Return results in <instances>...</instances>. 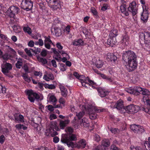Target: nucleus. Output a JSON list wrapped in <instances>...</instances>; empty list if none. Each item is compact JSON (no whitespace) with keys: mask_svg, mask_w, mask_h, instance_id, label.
<instances>
[{"mask_svg":"<svg viewBox=\"0 0 150 150\" xmlns=\"http://www.w3.org/2000/svg\"><path fill=\"white\" fill-rule=\"evenodd\" d=\"M137 57L136 54L130 50L123 53L122 59L126 62L125 66L128 71L131 72L136 69L137 65Z\"/></svg>","mask_w":150,"mask_h":150,"instance_id":"1","label":"nucleus"},{"mask_svg":"<svg viewBox=\"0 0 150 150\" xmlns=\"http://www.w3.org/2000/svg\"><path fill=\"white\" fill-rule=\"evenodd\" d=\"M73 131V129L71 127H67L65 129L67 134L62 135L61 141L63 143L67 144L69 147L73 146L74 143L71 141L76 140V135L72 134Z\"/></svg>","mask_w":150,"mask_h":150,"instance_id":"2","label":"nucleus"},{"mask_svg":"<svg viewBox=\"0 0 150 150\" xmlns=\"http://www.w3.org/2000/svg\"><path fill=\"white\" fill-rule=\"evenodd\" d=\"M86 111L89 115L90 118L91 120L96 119L97 114L96 113L102 112L104 109L96 108L92 104H86L84 106Z\"/></svg>","mask_w":150,"mask_h":150,"instance_id":"3","label":"nucleus"},{"mask_svg":"<svg viewBox=\"0 0 150 150\" xmlns=\"http://www.w3.org/2000/svg\"><path fill=\"white\" fill-rule=\"evenodd\" d=\"M54 129L57 130L59 129V128L57 127V126L56 125V123L54 124V125H51L49 127L47 128L45 132L46 135L47 136L50 135L52 137H53L57 135V132L54 130Z\"/></svg>","mask_w":150,"mask_h":150,"instance_id":"4","label":"nucleus"},{"mask_svg":"<svg viewBox=\"0 0 150 150\" xmlns=\"http://www.w3.org/2000/svg\"><path fill=\"white\" fill-rule=\"evenodd\" d=\"M25 92L28 96V98L29 100L31 102H33L35 99L40 100V96L36 93H34L31 90H27L25 91Z\"/></svg>","mask_w":150,"mask_h":150,"instance_id":"5","label":"nucleus"},{"mask_svg":"<svg viewBox=\"0 0 150 150\" xmlns=\"http://www.w3.org/2000/svg\"><path fill=\"white\" fill-rule=\"evenodd\" d=\"M140 108V107L138 105L130 104L126 107L125 110L128 113L133 114L137 113L139 111Z\"/></svg>","mask_w":150,"mask_h":150,"instance_id":"6","label":"nucleus"},{"mask_svg":"<svg viewBox=\"0 0 150 150\" xmlns=\"http://www.w3.org/2000/svg\"><path fill=\"white\" fill-rule=\"evenodd\" d=\"M33 6V3L31 0H23L21 7L24 9L28 11L31 10Z\"/></svg>","mask_w":150,"mask_h":150,"instance_id":"7","label":"nucleus"},{"mask_svg":"<svg viewBox=\"0 0 150 150\" xmlns=\"http://www.w3.org/2000/svg\"><path fill=\"white\" fill-rule=\"evenodd\" d=\"M139 38L142 40H144L146 44H150V33L148 32L140 33Z\"/></svg>","mask_w":150,"mask_h":150,"instance_id":"8","label":"nucleus"},{"mask_svg":"<svg viewBox=\"0 0 150 150\" xmlns=\"http://www.w3.org/2000/svg\"><path fill=\"white\" fill-rule=\"evenodd\" d=\"M19 11V8L15 6H11L7 11L8 13L11 17L14 18L16 14H18Z\"/></svg>","mask_w":150,"mask_h":150,"instance_id":"9","label":"nucleus"},{"mask_svg":"<svg viewBox=\"0 0 150 150\" xmlns=\"http://www.w3.org/2000/svg\"><path fill=\"white\" fill-rule=\"evenodd\" d=\"M143 11L141 14V18L144 23L146 22L148 18L149 13L148 8L144 5L142 6Z\"/></svg>","mask_w":150,"mask_h":150,"instance_id":"10","label":"nucleus"},{"mask_svg":"<svg viewBox=\"0 0 150 150\" xmlns=\"http://www.w3.org/2000/svg\"><path fill=\"white\" fill-rule=\"evenodd\" d=\"M128 10L131 12L133 16L136 15L137 13V7L135 1H133L130 3L128 7Z\"/></svg>","mask_w":150,"mask_h":150,"instance_id":"11","label":"nucleus"},{"mask_svg":"<svg viewBox=\"0 0 150 150\" xmlns=\"http://www.w3.org/2000/svg\"><path fill=\"white\" fill-rule=\"evenodd\" d=\"M143 101L145 104H146L147 107L144 106L143 107L142 110L146 113L150 114V100L149 98H146L145 97H143Z\"/></svg>","mask_w":150,"mask_h":150,"instance_id":"12","label":"nucleus"},{"mask_svg":"<svg viewBox=\"0 0 150 150\" xmlns=\"http://www.w3.org/2000/svg\"><path fill=\"white\" fill-rule=\"evenodd\" d=\"M110 142L108 139H104L102 142V145H100L95 148L94 150H106L103 147H108L110 145Z\"/></svg>","mask_w":150,"mask_h":150,"instance_id":"13","label":"nucleus"},{"mask_svg":"<svg viewBox=\"0 0 150 150\" xmlns=\"http://www.w3.org/2000/svg\"><path fill=\"white\" fill-rule=\"evenodd\" d=\"M130 129L135 133H142L144 131L143 127L135 124L131 125Z\"/></svg>","mask_w":150,"mask_h":150,"instance_id":"14","label":"nucleus"},{"mask_svg":"<svg viewBox=\"0 0 150 150\" xmlns=\"http://www.w3.org/2000/svg\"><path fill=\"white\" fill-rule=\"evenodd\" d=\"M1 71L4 74L8 73L10 70L12 68V66L11 64L6 63L3 64L1 65Z\"/></svg>","mask_w":150,"mask_h":150,"instance_id":"15","label":"nucleus"},{"mask_svg":"<svg viewBox=\"0 0 150 150\" xmlns=\"http://www.w3.org/2000/svg\"><path fill=\"white\" fill-rule=\"evenodd\" d=\"M84 79L82 80L80 79V82L81 83L82 85L83 86L87 88H88L89 86H90V87H91L93 88H95V86L92 85H94L95 84L93 81L88 79V81L89 82V83H88L86 82V81L84 80Z\"/></svg>","mask_w":150,"mask_h":150,"instance_id":"16","label":"nucleus"},{"mask_svg":"<svg viewBox=\"0 0 150 150\" xmlns=\"http://www.w3.org/2000/svg\"><path fill=\"white\" fill-rule=\"evenodd\" d=\"M51 32L53 35L55 34L57 37H59L62 34L61 29L59 27H56L54 28H52L51 29Z\"/></svg>","mask_w":150,"mask_h":150,"instance_id":"17","label":"nucleus"},{"mask_svg":"<svg viewBox=\"0 0 150 150\" xmlns=\"http://www.w3.org/2000/svg\"><path fill=\"white\" fill-rule=\"evenodd\" d=\"M121 42L124 46L126 45L129 44V37L127 33L124 34L122 37Z\"/></svg>","mask_w":150,"mask_h":150,"instance_id":"18","label":"nucleus"},{"mask_svg":"<svg viewBox=\"0 0 150 150\" xmlns=\"http://www.w3.org/2000/svg\"><path fill=\"white\" fill-rule=\"evenodd\" d=\"M59 52L62 54L63 57L62 58V61L64 62L67 60H69L70 58L69 55L67 53L66 51L61 50L59 51Z\"/></svg>","mask_w":150,"mask_h":150,"instance_id":"19","label":"nucleus"},{"mask_svg":"<svg viewBox=\"0 0 150 150\" xmlns=\"http://www.w3.org/2000/svg\"><path fill=\"white\" fill-rule=\"evenodd\" d=\"M47 100L50 103H55L57 101L54 94L53 93H50L48 94Z\"/></svg>","mask_w":150,"mask_h":150,"instance_id":"20","label":"nucleus"},{"mask_svg":"<svg viewBox=\"0 0 150 150\" xmlns=\"http://www.w3.org/2000/svg\"><path fill=\"white\" fill-rule=\"evenodd\" d=\"M106 59L108 61L115 62L117 58L113 54L108 53L107 54Z\"/></svg>","mask_w":150,"mask_h":150,"instance_id":"21","label":"nucleus"},{"mask_svg":"<svg viewBox=\"0 0 150 150\" xmlns=\"http://www.w3.org/2000/svg\"><path fill=\"white\" fill-rule=\"evenodd\" d=\"M15 120L18 121V122H24V116L21 114L18 115L17 114H15L14 115Z\"/></svg>","mask_w":150,"mask_h":150,"instance_id":"22","label":"nucleus"},{"mask_svg":"<svg viewBox=\"0 0 150 150\" xmlns=\"http://www.w3.org/2000/svg\"><path fill=\"white\" fill-rule=\"evenodd\" d=\"M98 94L101 97H103L108 94L109 92L105 89L101 88H99L98 90Z\"/></svg>","mask_w":150,"mask_h":150,"instance_id":"23","label":"nucleus"},{"mask_svg":"<svg viewBox=\"0 0 150 150\" xmlns=\"http://www.w3.org/2000/svg\"><path fill=\"white\" fill-rule=\"evenodd\" d=\"M123 107V102L121 100H118L114 106V108H116L119 110L122 109Z\"/></svg>","mask_w":150,"mask_h":150,"instance_id":"24","label":"nucleus"},{"mask_svg":"<svg viewBox=\"0 0 150 150\" xmlns=\"http://www.w3.org/2000/svg\"><path fill=\"white\" fill-rule=\"evenodd\" d=\"M117 42L116 38L109 37L107 40V44L112 47Z\"/></svg>","mask_w":150,"mask_h":150,"instance_id":"25","label":"nucleus"},{"mask_svg":"<svg viewBox=\"0 0 150 150\" xmlns=\"http://www.w3.org/2000/svg\"><path fill=\"white\" fill-rule=\"evenodd\" d=\"M72 44L74 46H80L83 45L84 42L81 39H79L74 40Z\"/></svg>","mask_w":150,"mask_h":150,"instance_id":"26","label":"nucleus"},{"mask_svg":"<svg viewBox=\"0 0 150 150\" xmlns=\"http://www.w3.org/2000/svg\"><path fill=\"white\" fill-rule=\"evenodd\" d=\"M59 87L62 96L64 97H67L68 94V91L67 89L62 85H60Z\"/></svg>","mask_w":150,"mask_h":150,"instance_id":"27","label":"nucleus"},{"mask_svg":"<svg viewBox=\"0 0 150 150\" xmlns=\"http://www.w3.org/2000/svg\"><path fill=\"white\" fill-rule=\"evenodd\" d=\"M69 121L68 120L60 121L59 125L60 129H63L64 127L69 123Z\"/></svg>","mask_w":150,"mask_h":150,"instance_id":"28","label":"nucleus"},{"mask_svg":"<svg viewBox=\"0 0 150 150\" xmlns=\"http://www.w3.org/2000/svg\"><path fill=\"white\" fill-rule=\"evenodd\" d=\"M118 35V30L117 29H112L110 31L109 37L116 38Z\"/></svg>","mask_w":150,"mask_h":150,"instance_id":"29","label":"nucleus"},{"mask_svg":"<svg viewBox=\"0 0 150 150\" xmlns=\"http://www.w3.org/2000/svg\"><path fill=\"white\" fill-rule=\"evenodd\" d=\"M51 5H52V6H50L49 7L54 10H56L61 7V5L59 3V0L56 1L53 4Z\"/></svg>","mask_w":150,"mask_h":150,"instance_id":"30","label":"nucleus"},{"mask_svg":"<svg viewBox=\"0 0 150 150\" xmlns=\"http://www.w3.org/2000/svg\"><path fill=\"white\" fill-rule=\"evenodd\" d=\"M54 55L53 58L59 62L62 61V58L59 54V52L56 51H54Z\"/></svg>","mask_w":150,"mask_h":150,"instance_id":"31","label":"nucleus"},{"mask_svg":"<svg viewBox=\"0 0 150 150\" xmlns=\"http://www.w3.org/2000/svg\"><path fill=\"white\" fill-rule=\"evenodd\" d=\"M141 93L143 96V97H145L146 98H149V96L150 95V91L146 89L143 88Z\"/></svg>","mask_w":150,"mask_h":150,"instance_id":"32","label":"nucleus"},{"mask_svg":"<svg viewBox=\"0 0 150 150\" xmlns=\"http://www.w3.org/2000/svg\"><path fill=\"white\" fill-rule=\"evenodd\" d=\"M126 6L125 5H122L120 6V10L121 12L125 16H128L129 14L126 11Z\"/></svg>","mask_w":150,"mask_h":150,"instance_id":"33","label":"nucleus"},{"mask_svg":"<svg viewBox=\"0 0 150 150\" xmlns=\"http://www.w3.org/2000/svg\"><path fill=\"white\" fill-rule=\"evenodd\" d=\"M86 145V141L82 139L79 142L77 146L79 148H84L85 147Z\"/></svg>","mask_w":150,"mask_h":150,"instance_id":"34","label":"nucleus"},{"mask_svg":"<svg viewBox=\"0 0 150 150\" xmlns=\"http://www.w3.org/2000/svg\"><path fill=\"white\" fill-rule=\"evenodd\" d=\"M96 66L98 68L101 67L103 65V61L100 59L97 60L95 63Z\"/></svg>","mask_w":150,"mask_h":150,"instance_id":"35","label":"nucleus"},{"mask_svg":"<svg viewBox=\"0 0 150 150\" xmlns=\"http://www.w3.org/2000/svg\"><path fill=\"white\" fill-rule=\"evenodd\" d=\"M81 124L85 127H87L89 126V122L86 118H84L82 120Z\"/></svg>","mask_w":150,"mask_h":150,"instance_id":"36","label":"nucleus"},{"mask_svg":"<svg viewBox=\"0 0 150 150\" xmlns=\"http://www.w3.org/2000/svg\"><path fill=\"white\" fill-rule=\"evenodd\" d=\"M130 149L131 150H145L144 149L140 146L132 145L131 146Z\"/></svg>","mask_w":150,"mask_h":150,"instance_id":"37","label":"nucleus"},{"mask_svg":"<svg viewBox=\"0 0 150 150\" xmlns=\"http://www.w3.org/2000/svg\"><path fill=\"white\" fill-rule=\"evenodd\" d=\"M23 63L22 59L21 58H19L16 64V67L18 69H20L22 66Z\"/></svg>","mask_w":150,"mask_h":150,"instance_id":"38","label":"nucleus"},{"mask_svg":"<svg viewBox=\"0 0 150 150\" xmlns=\"http://www.w3.org/2000/svg\"><path fill=\"white\" fill-rule=\"evenodd\" d=\"M143 88L139 86L134 87V89L135 91V94L136 93H141Z\"/></svg>","mask_w":150,"mask_h":150,"instance_id":"39","label":"nucleus"},{"mask_svg":"<svg viewBox=\"0 0 150 150\" xmlns=\"http://www.w3.org/2000/svg\"><path fill=\"white\" fill-rule=\"evenodd\" d=\"M23 30L25 33H27L29 35L31 34L32 32L31 30L28 26L24 27L23 28Z\"/></svg>","mask_w":150,"mask_h":150,"instance_id":"40","label":"nucleus"},{"mask_svg":"<svg viewBox=\"0 0 150 150\" xmlns=\"http://www.w3.org/2000/svg\"><path fill=\"white\" fill-rule=\"evenodd\" d=\"M22 77L25 81L29 83L31 81L30 77H29L28 75L26 74H23L22 75Z\"/></svg>","mask_w":150,"mask_h":150,"instance_id":"41","label":"nucleus"},{"mask_svg":"<svg viewBox=\"0 0 150 150\" xmlns=\"http://www.w3.org/2000/svg\"><path fill=\"white\" fill-rule=\"evenodd\" d=\"M37 59L39 62H41L43 64H45L47 62V60L44 58L38 57H37Z\"/></svg>","mask_w":150,"mask_h":150,"instance_id":"42","label":"nucleus"},{"mask_svg":"<svg viewBox=\"0 0 150 150\" xmlns=\"http://www.w3.org/2000/svg\"><path fill=\"white\" fill-rule=\"evenodd\" d=\"M125 91L127 93L131 94H135V91L134 89V87L133 88L130 87L125 89Z\"/></svg>","mask_w":150,"mask_h":150,"instance_id":"43","label":"nucleus"},{"mask_svg":"<svg viewBox=\"0 0 150 150\" xmlns=\"http://www.w3.org/2000/svg\"><path fill=\"white\" fill-rule=\"evenodd\" d=\"M91 11L94 16H95L96 17L98 16L97 12L94 7H92L91 8Z\"/></svg>","mask_w":150,"mask_h":150,"instance_id":"44","label":"nucleus"},{"mask_svg":"<svg viewBox=\"0 0 150 150\" xmlns=\"http://www.w3.org/2000/svg\"><path fill=\"white\" fill-rule=\"evenodd\" d=\"M13 28L16 33H19L21 31L20 27L18 26L14 25L13 27Z\"/></svg>","mask_w":150,"mask_h":150,"instance_id":"45","label":"nucleus"},{"mask_svg":"<svg viewBox=\"0 0 150 150\" xmlns=\"http://www.w3.org/2000/svg\"><path fill=\"white\" fill-rule=\"evenodd\" d=\"M85 112L81 111L78 113H76V115L79 119H80L84 115Z\"/></svg>","mask_w":150,"mask_h":150,"instance_id":"46","label":"nucleus"},{"mask_svg":"<svg viewBox=\"0 0 150 150\" xmlns=\"http://www.w3.org/2000/svg\"><path fill=\"white\" fill-rule=\"evenodd\" d=\"M26 54L29 56H32V54L31 52V51L33 50L32 49L28 50L27 48H25L24 50Z\"/></svg>","mask_w":150,"mask_h":150,"instance_id":"47","label":"nucleus"},{"mask_svg":"<svg viewBox=\"0 0 150 150\" xmlns=\"http://www.w3.org/2000/svg\"><path fill=\"white\" fill-rule=\"evenodd\" d=\"M144 146L148 150H150V144L148 141H146L144 143Z\"/></svg>","mask_w":150,"mask_h":150,"instance_id":"48","label":"nucleus"},{"mask_svg":"<svg viewBox=\"0 0 150 150\" xmlns=\"http://www.w3.org/2000/svg\"><path fill=\"white\" fill-rule=\"evenodd\" d=\"M8 47V50L9 52L12 54L14 56L16 54V52L12 48L9 46Z\"/></svg>","mask_w":150,"mask_h":150,"instance_id":"49","label":"nucleus"},{"mask_svg":"<svg viewBox=\"0 0 150 150\" xmlns=\"http://www.w3.org/2000/svg\"><path fill=\"white\" fill-rule=\"evenodd\" d=\"M110 130L112 133L114 134H115L119 132V130L117 128H111Z\"/></svg>","mask_w":150,"mask_h":150,"instance_id":"50","label":"nucleus"},{"mask_svg":"<svg viewBox=\"0 0 150 150\" xmlns=\"http://www.w3.org/2000/svg\"><path fill=\"white\" fill-rule=\"evenodd\" d=\"M45 42L49 43H52V41L50 39V37L49 36L48 37H45Z\"/></svg>","mask_w":150,"mask_h":150,"instance_id":"51","label":"nucleus"},{"mask_svg":"<svg viewBox=\"0 0 150 150\" xmlns=\"http://www.w3.org/2000/svg\"><path fill=\"white\" fill-rule=\"evenodd\" d=\"M74 75L75 76L77 79H79L80 80V78H81L84 77V76L82 75L80 76L79 74L77 72H74Z\"/></svg>","mask_w":150,"mask_h":150,"instance_id":"52","label":"nucleus"},{"mask_svg":"<svg viewBox=\"0 0 150 150\" xmlns=\"http://www.w3.org/2000/svg\"><path fill=\"white\" fill-rule=\"evenodd\" d=\"M59 102L60 104L63 105H64L65 103V99L62 97L60 98L59 99Z\"/></svg>","mask_w":150,"mask_h":150,"instance_id":"53","label":"nucleus"},{"mask_svg":"<svg viewBox=\"0 0 150 150\" xmlns=\"http://www.w3.org/2000/svg\"><path fill=\"white\" fill-rule=\"evenodd\" d=\"M0 38L2 40H8V39L6 35L1 34V33H0Z\"/></svg>","mask_w":150,"mask_h":150,"instance_id":"54","label":"nucleus"},{"mask_svg":"<svg viewBox=\"0 0 150 150\" xmlns=\"http://www.w3.org/2000/svg\"><path fill=\"white\" fill-rule=\"evenodd\" d=\"M46 107H47L48 110L50 111H52L54 110V107H53L52 105H50Z\"/></svg>","mask_w":150,"mask_h":150,"instance_id":"55","label":"nucleus"},{"mask_svg":"<svg viewBox=\"0 0 150 150\" xmlns=\"http://www.w3.org/2000/svg\"><path fill=\"white\" fill-rule=\"evenodd\" d=\"M44 84L43 83L39 82L38 83L37 86L40 88V90H42L43 89Z\"/></svg>","mask_w":150,"mask_h":150,"instance_id":"56","label":"nucleus"},{"mask_svg":"<svg viewBox=\"0 0 150 150\" xmlns=\"http://www.w3.org/2000/svg\"><path fill=\"white\" fill-rule=\"evenodd\" d=\"M18 54L22 57L24 58H25L26 57V56L24 54V53L23 52L18 50Z\"/></svg>","mask_w":150,"mask_h":150,"instance_id":"57","label":"nucleus"},{"mask_svg":"<svg viewBox=\"0 0 150 150\" xmlns=\"http://www.w3.org/2000/svg\"><path fill=\"white\" fill-rule=\"evenodd\" d=\"M110 150H121L118 148L115 145H112L111 146Z\"/></svg>","mask_w":150,"mask_h":150,"instance_id":"58","label":"nucleus"},{"mask_svg":"<svg viewBox=\"0 0 150 150\" xmlns=\"http://www.w3.org/2000/svg\"><path fill=\"white\" fill-rule=\"evenodd\" d=\"M70 26L69 25H67L65 28L64 32L67 34L69 33L70 32Z\"/></svg>","mask_w":150,"mask_h":150,"instance_id":"59","label":"nucleus"},{"mask_svg":"<svg viewBox=\"0 0 150 150\" xmlns=\"http://www.w3.org/2000/svg\"><path fill=\"white\" fill-rule=\"evenodd\" d=\"M66 67L64 64H62L60 66V69L61 71H63L66 70Z\"/></svg>","mask_w":150,"mask_h":150,"instance_id":"60","label":"nucleus"},{"mask_svg":"<svg viewBox=\"0 0 150 150\" xmlns=\"http://www.w3.org/2000/svg\"><path fill=\"white\" fill-rule=\"evenodd\" d=\"M49 80H53L54 79V77L53 74L51 73H49L47 75Z\"/></svg>","mask_w":150,"mask_h":150,"instance_id":"61","label":"nucleus"},{"mask_svg":"<svg viewBox=\"0 0 150 150\" xmlns=\"http://www.w3.org/2000/svg\"><path fill=\"white\" fill-rule=\"evenodd\" d=\"M94 139L97 142H99L100 140L99 136L98 134H95L94 137Z\"/></svg>","mask_w":150,"mask_h":150,"instance_id":"62","label":"nucleus"},{"mask_svg":"<svg viewBox=\"0 0 150 150\" xmlns=\"http://www.w3.org/2000/svg\"><path fill=\"white\" fill-rule=\"evenodd\" d=\"M57 47L59 50H62L63 48V46H62L60 42H58L56 44Z\"/></svg>","mask_w":150,"mask_h":150,"instance_id":"63","label":"nucleus"},{"mask_svg":"<svg viewBox=\"0 0 150 150\" xmlns=\"http://www.w3.org/2000/svg\"><path fill=\"white\" fill-rule=\"evenodd\" d=\"M36 150H48L47 148L45 147H40L36 149Z\"/></svg>","mask_w":150,"mask_h":150,"instance_id":"64","label":"nucleus"}]
</instances>
